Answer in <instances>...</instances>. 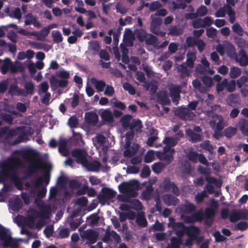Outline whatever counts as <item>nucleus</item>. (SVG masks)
Listing matches in <instances>:
<instances>
[{
  "label": "nucleus",
  "mask_w": 248,
  "mask_h": 248,
  "mask_svg": "<svg viewBox=\"0 0 248 248\" xmlns=\"http://www.w3.org/2000/svg\"><path fill=\"white\" fill-rule=\"evenodd\" d=\"M207 9L204 6H201L197 11L196 14H189L186 15L187 18H194L197 16H202L207 14Z\"/></svg>",
  "instance_id": "27"
},
{
  "label": "nucleus",
  "mask_w": 248,
  "mask_h": 248,
  "mask_svg": "<svg viewBox=\"0 0 248 248\" xmlns=\"http://www.w3.org/2000/svg\"><path fill=\"white\" fill-rule=\"evenodd\" d=\"M29 167L31 171H34L38 169L46 168L45 164L42 161L35 156H32L29 160Z\"/></svg>",
  "instance_id": "15"
},
{
  "label": "nucleus",
  "mask_w": 248,
  "mask_h": 248,
  "mask_svg": "<svg viewBox=\"0 0 248 248\" xmlns=\"http://www.w3.org/2000/svg\"><path fill=\"white\" fill-rule=\"evenodd\" d=\"M237 61L242 66H245L248 64V58L244 50H241L239 51V55L237 57Z\"/></svg>",
  "instance_id": "30"
},
{
  "label": "nucleus",
  "mask_w": 248,
  "mask_h": 248,
  "mask_svg": "<svg viewBox=\"0 0 248 248\" xmlns=\"http://www.w3.org/2000/svg\"><path fill=\"white\" fill-rule=\"evenodd\" d=\"M25 24L26 25L30 24L33 25L36 27H39L40 26L39 22L37 19L31 15H28L25 17Z\"/></svg>",
  "instance_id": "32"
},
{
  "label": "nucleus",
  "mask_w": 248,
  "mask_h": 248,
  "mask_svg": "<svg viewBox=\"0 0 248 248\" xmlns=\"http://www.w3.org/2000/svg\"><path fill=\"white\" fill-rule=\"evenodd\" d=\"M101 116L103 121L111 122L113 118V115L110 110L106 109L102 111Z\"/></svg>",
  "instance_id": "31"
},
{
  "label": "nucleus",
  "mask_w": 248,
  "mask_h": 248,
  "mask_svg": "<svg viewBox=\"0 0 248 248\" xmlns=\"http://www.w3.org/2000/svg\"><path fill=\"white\" fill-rule=\"evenodd\" d=\"M10 16L17 19H20L21 18V14L20 9L19 8H16L13 10L10 13Z\"/></svg>",
  "instance_id": "53"
},
{
  "label": "nucleus",
  "mask_w": 248,
  "mask_h": 248,
  "mask_svg": "<svg viewBox=\"0 0 248 248\" xmlns=\"http://www.w3.org/2000/svg\"><path fill=\"white\" fill-rule=\"evenodd\" d=\"M182 217L186 222L192 223L202 220L203 218V214L202 211H199L193 216L182 215Z\"/></svg>",
  "instance_id": "23"
},
{
  "label": "nucleus",
  "mask_w": 248,
  "mask_h": 248,
  "mask_svg": "<svg viewBox=\"0 0 248 248\" xmlns=\"http://www.w3.org/2000/svg\"><path fill=\"white\" fill-rule=\"evenodd\" d=\"M227 83V79H224L221 83H218L217 86V91L218 93L223 91V89L225 88V85Z\"/></svg>",
  "instance_id": "64"
},
{
  "label": "nucleus",
  "mask_w": 248,
  "mask_h": 248,
  "mask_svg": "<svg viewBox=\"0 0 248 248\" xmlns=\"http://www.w3.org/2000/svg\"><path fill=\"white\" fill-rule=\"evenodd\" d=\"M22 166L18 158H11L0 163V183H4L9 180L14 183L17 188L22 189V180L15 171V168Z\"/></svg>",
  "instance_id": "1"
},
{
  "label": "nucleus",
  "mask_w": 248,
  "mask_h": 248,
  "mask_svg": "<svg viewBox=\"0 0 248 248\" xmlns=\"http://www.w3.org/2000/svg\"><path fill=\"white\" fill-rule=\"evenodd\" d=\"M180 113L178 114L180 117L186 120H191L194 116V114L186 108H181Z\"/></svg>",
  "instance_id": "28"
},
{
  "label": "nucleus",
  "mask_w": 248,
  "mask_h": 248,
  "mask_svg": "<svg viewBox=\"0 0 248 248\" xmlns=\"http://www.w3.org/2000/svg\"><path fill=\"white\" fill-rule=\"evenodd\" d=\"M122 122L123 126L124 128L129 127L130 128V124L132 122V116L130 115H126L123 117L122 118Z\"/></svg>",
  "instance_id": "35"
},
{
  "label": "nucleus",
  "mask_w": 248,
  "mask_h": 248,
  "mask_svg": "<svg viewBox=\"0 0 248 248\" xmlns=\"http://www.w3.org/2000/svg\"><path fill=\"white\" fill-rule=\"evenodd\" d=\"M0 66H1V71L3 74L10 70L12 72H16L18 71V68L15 64L11 63L9 59H6L4 61L0 60Z\"/></svg>",
  "instance_id": "16"
},
{
  "label": "nucleus",
  "mask_w": 248,
  "mask_h": 248,
  "mask_svg": "<svg viewBox=\"0 0 248 248\" xmlns=\"http://www.w3.org/2000/svg\"><path fill=\"white\" fill-rule=\"evenodd\" d=\"M240 219L248 220V210L244 209L235 210L232 212L230 217L231 222H235Z\"/></svg>",
  "instance_id": "13"
},
{
  "label": "nucleus",
  "mask_w": 248,
  "mask_h": 248,
  "mask_svg": "<svg viewBox=\"0 0 248 248\" xmlns=\"http://www.w3.org/2000/svg\"><path fill=\"white\" fill-rule=\"evenodd\" d=\"M50 212L49 208L41 209L40 214L31 209L28 212L26 220L22 216H18L14 219V221L19 226L26 225L31 228L40 229L46 223L45 219L49 217Z\"/></svg>",
  "instance_id": "2"
},
{
  "label": "nucleus",
  "mask_w": 248,
  "mask_h": 248,
  "mask_svg": "<svg viewBox=\"0 0 248 248\" xmlns=\"http://www.w3.org/2000/svg\"><path fill=\"white\" fill-rule=\"evenodd\" d=\"M142 125L141 122L139 120H132L130 124V130H135L139 131L141 128Z\"/></svg>",
  "instance_id": "40"
},
{
  "label": "nucleus",
  "mask_w": 248,
  "mask_h": 248,
  "mask_svg": "<svg viewBox=\"0 0 248 248\" xmlns=\"http://www.w3.org/2000/svg\"><path fill=\"white\" fill-rule=\"evenodd\" d=\"M0 240L4 247H10L12 248H16L18 246L19 242L22 239H13L11 237L10 231L0 225Z\"/></svg>",
  "instance_id": "6"
},
{
  "label": "nucleus",
  "mask_w": 248,
  "mask_h": 248,
  "mask_svg": "<svg viewBox=\"0 0 248 248\" xmlns=\"http://www.w3.org/2000/svg\"><path fill=\"white\" fill-rule=\"evenodd\" d=\"M86 234L88 238L93 243L96 241V238L98 237L97 233L95 232L92 230H88L86 232Z\"/></svg>",
  "instance_id": "44"
},
{
  "label": "nucleus",
  "mask_w": 248,
  "mask_h": 248,
  "mask_svg": "<svg viewBox=\"0 0 248 248\" xmlns=\"http://www.w3.org/2000/svg\"><path fill=\"white\" fill-rule=\"evenodd\" d=\"M133 38V35L130 30H127L125 31L124 34V39L126 45H130L131 42Z\"/></svg>",
  "instance_id": "38"
},
{
  "label": "nucleus",
  "mask_w": 248,
  "mask_h": 248,
  "mask_svg": "<svg viewBox=\"0 0 248 248\" xmlns=\"http://www.w3.org/2000/svg\"><path fill=\"white\" fill-rule=\"evenodd\" d=\"M70 73L64 70L58 71L55 76H52L50 79L51 88L53 90L58 87L64 88L68 83V79L70 77Z\"/></svg>",
  "instance_id": "5"
},
{
  "label": "nucleus",
  "mask_w": 248,
  "mask_h": 248,
  "mask_svg": "<svg viewBox=\"0 0 248 248\" xmlns=\"http://www.w3.org/2000/svg\"><path fill=\"white\" fill-rule=\"evenodd\" d=\"M52 36L54 41L56 42H61L62 41V36L61 33L58 31H52Z\"/></svg>",
  "instance_id": "46"
},
{
  "label": "nucleus",
  "mask_w": 248,
  "mask_h": 248,
  "mask_svg": "<svg viewBox=\"0 0 248 248\" xmlns=\"http://www.w3.org/2000/svg\"><path fill=\"white\" fill-rule=\"evenodd\" d=\"M156 135H157L156 131L155 130L153 129L152 133L151 136H150V137L149 138L148 141L147 142V143L148 145H149L150 146H153V144L154 142L155 141L157 138Z\"/></svg>",
  "instance_id": "48"
},
{
  "label": "nucleus",
  "mask_w": 248,
  "mask_h": 248,
  "mask_svg": "<svg viewBox=\"0 0 248 248\" xmlns=\"http://www.w3.org/2000/svg\"><path fill=\"white\" fill-rule=\"evenodd\" d=\"M68 184L72 189L76 188L78 186V183L76 180H72L68 182V178L65 176L62 175L58 178L57 181V187L58 188L65 189Z\"/></svg>",
  "instance_id": "12"
},
{
  "label": "nucleus",
  "mask_w": 248,
  "mask_h": 248,
  "mask_svg": "<svg viewBox=\"0 0 248 248\" xmlns=\"http://www.w3.org/2000/svg\"><path fill=\"white\" fill-rule=\"evenodd\" d=\"M165 166L161 162L155 163L152 167L153 170L156 173H160L165 168Z\"/></svg>",
  "instance_id": "43"
},
{
  "label": "nucleus",
  "mask_w": 248,
  "mask_h": 248,
  "mask_svg": "<svg viewBox=\"0 0 248 248\" xmlns=\"http://www.w3.org/2000/svg\"><path fill=\"white\" fill-rule=\"evenodd\" d=\"M163 200L168 205L174 204V201L173 200L172 196H171L169 195H165L164 196L163 198Z\"/></svg>",
  "instance_id": "57"
},
{
  "label": "nucleus",
  "mask_w": 248,
  "mask_h": 248,
  "mask_svg": "<svg viewBox=\"0 0 248 248\" xmlns=\"http://www.w3.org/2000/svg\"><path fill=\"white\" fill-rule=\"evenodd\" d=\"M114 93L113 88L111 86L108 85L106 86L104 91L105 95L108 96H111Z\"/></svg>",
  "instance_id": "61"
},
{
  "label": "nucleus",
  "mask_w": 248,
  "mask_h": 248,
  "mask_svg": "<svg viewBox=\"0 0 248 248\" xmlns=\"http://www.w3.org/2000/svg\"><path fill=\"white\" fill-rule=\"evenodd\" d=\"M72 155L76 157L77 161L81 163L88 170L96 171L101 170L103 171H106L109 168L106 164L108 160L107 157L103 158V163L100 164L96 161L88 162L86 157L87 153L84 150H75L72 152Z\"/></svg>",
  "instance_id": "3"
},
{
  "label": "nucleus",
  "mask_w": 248,
  "mask_h": 248,
  "mask_svg": "<svg viewBox=\"0 0 248 248\" xmlns=\"http://www.w3.org/2000/svg\"><path fill=\"white\" fill-rule=\"evenodd\" d=\"M161 19L158 17V16H155L153 17L151 23V29L153 32L155 33H157V31L156 30V28L161 24Z\"/></svg>",
  "instance_id": "33"
},
{
  "label": "nucleus",
  "mask_w": 248,
  "mask_h": 248,
  "mask_svg": "<svg viewBox=\"0 0 248 248\" xmlns=\"http://www.w3.org/2000/svg\"><path fill=\"white\" fill-rule=\"evenodd\" d=\"M201 62L202 64L204 66V68H201L200 66H198L196 67V71L199 73H202L203 72V71L206 69L207 68H208L210 66L209 62L207 61L206 59L204 58H202L201 60Z\"/></svg>",
  "instance_id": "41"
},
{
  "label": "nucleus",
  "mask_w": 248,
  "mask_h": 248,
  "mask_svg": "<svg viewBox=\"0 0 248 248\" xmlns=\"http://www.w3.org/2000/svg\"><path fill=\"white\" fill-rule=\"evenodd\" d=\"M206 180L209 183L206 186V189L210 193H213L214 191V187L212 186V184L216 187H220L222 185V183L220 180H216L209 176L206 177Z\"/></svg>",
  "instance_id": "20"
},
{
  "label": "nucleus",
  "mask_w": 248,
  "mask_h": 248,
  "mask_svg": "<svg viewBox=\"0 0 248 248\" xmlns=\"http://www.w3.org/2000/svg\"><path fill=\"white\" fill-rule=\"evenodd\" d=\"M110 104L113 107L118 108L121 109H124L126 108V106L124 103L119 101L115 98H113L111 100Z\"/></svg>",
  "instance_id": "37"
},
{
  "label": "nucleus",
  "mask_w": 248,
  "mask_h": 248,
  "mask_svg": "<svg viewBox=\"0 0 248 248\" xmlns=\"http://www.w3.org/2000/svg\"><path fill=\"white\" fill-rule=\"evenodd\" d=\"M123 88L125 90L127 91L131 94H134L135 93L134 88L128 83H124L123 84Z\"/></svg>",
  "instance_id": "60"
},
{
  "label": "nucleus",
  "mask_w": 248,
  "mask_h": 248,
  "mask_svg": "<svg viewBox=\"0 0 248 248\" xmlns=\"http://www.w3.org/2000/svg\"><path fill=\"white\" fill-rule=\"evenodd\" d=\"M201 129L199 127H196L194 129V131L191 130H187L186 131V135L189 136V138L193 141H198L201 138Z\"/></svg>",
  "instance_id": "24"
},
{
  "label": "nucleus",
  "mask_w": 248,
  "mask_h": 248,
  "mask_svg": "<svg viewBox=\"0 0 248 248\" xmlns=\"http://www.w3.org/2000/svg\"><path fill=\"white\" fill-rule=\"evenodd\" d=\"M248 228V222L241 221L235 225V228L241 231H244Z\"/></svg>",
  "instance_id": "54"
},
{
  "label": "nucleus",
  "mask_w": 248,
  "mask_h": 248,
  "mask_svg": "<svg viewBox=\"0 0 248 248\" xmlns=\"http://www.w3.org/2000/svg\"><path fill=\"white\" fill-rule=\"evenodd\" d=\"M225 86L228 91L232 92L235 89V82L234 80H231L230 82L227 81V83L226 85H225Z\"/></svg>",
  "instance_id": "58"
},
{
  "label": "nucleus",
  "mask_w": 248,
  "mask_h": 248,
  "mask_svg": "<svg viewBox=\"0 0 248 248\" xmlns=\"http://www.w3.org/2000/svg\"><path fill=\"white\" fill-rule=\"evenodd\" d=\"M137 222L139 225L144 227L147 224V221L145 219L144 215L140 213L137 217Z\"/></svg>",
  "instance_id": "42"
},
{
  "label": "nucleus",
  "mask_w": 248,
  "mask_h": 248,
  "mask_svg": "<svg viewBox=\"0 0 248 248\" xmlns=\"http://www.w3.org/2000/svg\"><path fill=\"white\" fill-rule=\"evenodd\" d=\"M173 149L169 148L167 146L164 147L163 152H156L155 155L159 159L164 160L167 164H170L173 160Z\"/></svg>",
  "instance_id": "10"
},
{
  "label": "nucleus",
  "mask_w": 248,
  "mask_h": 248,
  "mask_svg": "<svg viewBox=\"0 0 248 248\" xmlns=\"http://www.w3.org/2000/svg\"><path fill=\"white\" fill-rule=\"evenodd\" d=\"M170 96L173 102L176 105L178 103V98L179 97V91L178 88H175L171 90L170 92Z\"/></svg>",
  "instance_id": "36"
},
{
  "label": "nucleus",
  "mask_w": 248,
  "mask_h": 248,
  "mask_svg": "<svg viewBox=\"0 0 248 248\" xmlns=\"http://www.w3.org/2000/svg\"><path fill=\"white\" fill-rule=\"evenodd\" d=\"M236 129L232 127L226 128L224 131V134L228 138L231 137L236 133Z\"/></svg>",
  "instance_id": "51"
},
{
  "label": "nucleus",
  "mask_w": 248,
  "mask_h": 248,
  "mask_svg": "<svg viewBox=\"0 0 248 248\" xmlns=\"http://www.w3.org/2000/svg\"><path fill=\"white\" fill-rule=\"evenodd\" d=\"M48 89V84L47 82L42 83L39 86L38 92L39 93H45Z\"/></svg>",
  "instance_id": "55"
},
{
  "label": "nucleus",
  "mask_w": 248,
  "mask_h": 248,
  "mask_svg": "<svg viewBox=\"0 0 248 248\" xmlns=\"http://www.w3.org/2000/svg\"><path fill=\"white\" fill-rule=\"evenodd\" d=\"M226 12L229 16L230 22L233 23L235 20V14L229 5H226L218 10L216 13V16L223 17L225 15Z\"/></svg>",
  "instance_id": "14"
},
{
  "label": "nucleus",
  "mask_w": 248,
  "mask_h": 248,
  "mask_svg": "<svg viewBox=\"0 0 248 248\" xmlns=\"http://www.w3.org/2000/svg\"><path fill=\"white\" fill-rule=\"evenodd\" d=\"M217 50L221 55H223L226 53L230 57H232L234 54V48L233 46L229 43H227L224 46L221 45H218L217 47Z\"/></svg>",
  "instance_id": "18"
},
{
  "label": "nucleus",
  "mask_w": 248,
  "mask_h": 248,
  "mask_svg": "<svg viewBox=\"0 0 248 248\" xmlns=\"http://www.w3.org/2000/svg\"><path fill=\"white\" fill-rule=\"evenodd\" d=\"M165 188L173 192L175 194H177L178 193L177 189L173 183L169 182L168 186H165Z\"/></svg>",
  "instance_id": "63"
},
{
  "label": "nucleus",
  "mask_w": 248,
  "mask_h": 248,
  "mask_svg": "<svg viewBox=\"0 0 248 248\" xmlns=\"http://www.w3.org/2000/svg\"><path fill=\"white\" fill-rule=\"evenodd\" d=\"M116 193L111 189L106 188L103 190V194L105 198L110 199L115 196Z\"/></svg>",
  "instance_id": "49"
},
{
  "label": "nucleus",
  "mask_w": 248,
  "mask_h": 248,
  "mask_svg": "<svg viewBox=\"0 0 248 248\" xmlns=\"http://www.w3.org/2000/svg\"><path fill=\"white\" fill-rule=\"evenodd\" d=\"M132 138L133 134L132 133H130L129 134H126V137L124 139L125 142L124 147L126 149L125 151L124 152V156H131V155L135 154V153L138 150L139 148L138 144H133L132 147V151H131L130 147V140Z\"/></svg>",
  "instance_id": "11"
},
{
  "label": "nucleus",
  "mask_w": 248,
  "mask_h": 248,
  "mask_svg": "<svg viewBox=\"0 0 248 248\" xmlns=\"http://www.w3.org/2000/svg\"><path fill=\"white\" fill-rule=\"evenodd\" d=\"M85 122L90 125H95L98 121V116L94 112H88L85 114Z\"/></svg>",
  "instance_id": "22"
},
{
  "label": "nucleus",
  "mask_w": 248,
  "mask_h": 248,
  "mask_svg": "<svg viewBox=\"0 0 248 248\" xmlns=\"http://www.w3.org/2000/svg\"><path fill=\"white\" fill-rule=\"evenodd\" d=\"M217 207V203L214 200L211 201L210 202V207L206 209L204 213L205 221L207 224H210V222H208V219L211 220L215 215L216 210Z\"/></svg>",
  "instance_id": "17"
},
{
  "label": "nucleus",
  "mask_w": 248,
  "mask_h": 248,
  "mask_svg": "<svg viewBox=\"0 0 248 248\" xmlns=\"http://www.w3.org/2000/svg\"><path fill=\"white\" fill-rule=\"evenodd\" d=\"M188 157L192 161H195L198 159L199 161L203 164L206 165L207 163V161L203 155H198L194 152H190L188 155Z\"/></svg>",
  "instance_id": "26"
},
{
  "label": "nucleus",
  "mask_w": 248,
  "mask_h": 248,
  "mask_svg": "<svg viewBox=\"0 0 248 248\" xmlns=\"http://www.w3.org/2000/svg\"><path fill=\"white\" fill-rule=\"evenodd\" d=\"M68 124L71 128H75L78 126V120L75 117H72L69 119Z\"/></svg>",
  "instance_id": "59"
},
{
  "label": "nucleus",
  "mask_w": 248,
  "mask_h": 248,
  "mask_svg": "<svg viewBox=\"0 0 248 248\" xmlns=\"http://www.w3.org/2000/svg\"><path fill=\"white\" fill-rule=\"evenodd\" d=\"M168 225L175 231L176 235L178 236H182L185 232L187 233L188 238L186 240L185 244L187 246L193 244V241L197 239L199 232L198 228L194 226L186 228L181 223H175L172 218H170Z\"/></svg>",
  "instance_id": "4"
},
{
  "label": "nucleus",
  "mask_w": 248,
  "mask_h": 248,
  "mask_svg": "<svg viewBox=\"0 0 248 248\" xmlns=\"http://www.w3.org/2000/svg\"><path fill=\"white\" fill-rule=\"evenodd\" d=\"M140 187L139 182L136 180H132L128 182L122 183L119 188L121 192L127 194L132 197H134L136 193L135 190Z\"/></svg>",
  "instance_id": "8"
},
{
  "label": "nucleus",
  "mask_w": 248,
  "mask_h": 248,
  "mask_svg": "<svg viewBox=\"0 0 248 248\" xmlns=\"http://www.w3.org/2000/svg\"><path fill=\"white\" fill-rule=\"evenodd\" d=\"M155 153L154 151H148L145 156L144 160L146 163H150L155 159Z\"/></svg>",
  "instance_id": "47"
},
{
  "label": "nucleus",
  "mask_w": 248,
  "mask_h": 248,
  "mask_svg": "<svg viewBox=\"0 0 248 248\" xmlns=\"http://www.w3.org/2000/svg\"><path fill=\"white\" fill-rule=\"evenodd\" d=\"M181 242L180 238H172L171 240V245L168 248H178Z\"/></svg>",
  "instance_id": "50"
},
{
  "label": "nucleus",
  "mask_w": 248,
  "mask_h": 248,
  "mask_svg": "<svg viewBox=\"0 0 248 248\" xmlns=\"http://www.w3.org/2000/svg\"><path fill=\"white\" fill-rule=\"evenodd\" d=\"M196 59V56L195 53H192L187 54V59L186 61V64L187 66L191 68L193 66V62Z\"/></svg>",
  "instance_id": "45"
},
{
  "label": "nucleus",
  "mask_w": 248,
  "mask_h": 248,
  "mask_svg": "<svg viewBox=\"0 0 248 248\" xmlns=\"http://www.w3.org/2000/svg\"><path fill=\"white\" fill-rule=\"evenodd\" d=\"M93 144L97 148H102L104 152H106V147H108V144L103 136L97 135L93 139Z\"/></svg>",
  "instance_id": "19"
},
{
  "label": "nucleus",
  "mask_w": 248,
  "mask_h": 248,
  "mask_svg": "<svg viewBox=\"0 0 248 248\" xmlns=\"http://www.w3.org/2000/svg\"><path fill=\"white\" fill-rule=\"evenodd\" d=\"M241 73L240 70L238 67H233L230 71V76L232 78H236L238 77Z\"/></svg>",
  "instance_id": "52"
},
{
  "label": "nucleus",
  "mask_w": 248,
  "mask_h": 248,
  "mask_svg": "<svg viewBox=\"0 0 248 248\" xmlns=\"http://www.w3.org/2000/svg\"><path fill=\"white\" fill-rule=\"evenodd\" d=\"M21 206L22 202L18 197H15L10 201L9 208L10 210L14 211H18Z\"/></svg>",
  "instance_id": "25"
},
{
  "label": "nucleus",
  "mask_w": 248,
  "mask_h": 248,
  "mask_svg": "<svg viewBox=\"0 0 248 248\" xmlns=\"http://www.w3.org/2000/svg\"><path fill=\"white\" fill-rule=\"evenodd\" d=\"M45 182L46 185L49 183L48 175L47 172H45L43 176L38 178L34 182L32 189L33 193L37 192V196L39 198H42L46 195V190L45 188L43 187L39 189V186L43 184Z\"/></svg>",
  "instance_id": "7"
},
{
  "label": "nucleus",
  "mask_w": 248,
  "mask_h": 248,
  "mask_svg": "<svg viewBox=\"0 0 248 248\" xmlns=\"http://www.w3.org/2000/svg\"><path fill=\"white\" fill-rule=\"evenodd\" d=\"M213 21L209 17H206L203 20L198 19L192 21V25L195 28L204 27L212 24Z\"/></svg>",
  "instance_id": "21"
},
{
  "label": "nucleus",
  "mask_w": 248,
  "mask_h": 248,
  "mask_svg": "<svg viewBox=\"0 0 248 248\" xmlns=\"http://www.w3.org/2000/svg\"><path fill=\"white\" fill-rule=\"evenodd\" d=\"M178 70L182 73V76L185 77L188 75L189 71L184 65H180L178 67Z\"/></svg>",
  "instance_id": "62"
},
{
  "label": "nucleus",
  "mask_w": 248,
  "mask_h": 248,
  "mask_svg": "<svg viewBox=\"0 0 248 248\" xmlns=\"http://www.w3.org/2000/svg\"><path fill=\"white\" fill-rule=\"evenodd\" d=\"M164 142L166 144L165 146H167L169 148H170V147L175 146L177 142L176 140L174 138H166L164 140Z\"/></svg>",
  "instance_id": "39"
},
{
  "label": "nucleus",
  "mask_w": 248,
  "mask_h": 248,
  "mask_svg": "<svg viewBox=\"0 0 248 248\" xmlns=\"http://www.w3.org/2000/svg\"><path fill=\"white\" fill-rule=\"evenodd\" d=\"M210 124L213 129L216 132L214 137L216 138H219L220 134L217 132L220 131L223 127L226 125V123L223 120L222 117L218 115H216L213 117L212 121L210 122Z\"/></svg>",
  "instance_id": "9"
},
{
  "label": "nucleus",
  "mask_w": 248,
  "mask_h": 248,
  "mask_svg": "<svg viewBox=\"0 0 248 248\" xmlns=\"http://www.w3.org/2000/svg\"><path fill=\"white\" fill-rule=\"evenodd\" d=\"M66 142L62 140L60 141L59 150L61 154L63 156H66L68 154V150L66 146Z\"/></svg>",
  "instance_id": "34"
},
{
  "label": "nucleus",
  "mask_w": 248,
  "mask_h": 248,
  "mask_svg": "<svg viewBox=\"0 0 248 248\" xmlns=\"http://www.w3.org/2000/svg\"><path fill=\"white\" fill-rule=\"evenodd\" d=\"M232 30L234 32L236 33L239 35H242L243 34V31L242 27L237 23H235L232 26Z\"/></svg>",
  "instance_id": "56"
},
{
  "label": "nucleus",
  "mask_w": 248,
  "mask_h": 248,
  "mask_svg": "<svg viewBox=\"0 0 248 248\" xmlns=\"http://www.w3.org/2000/svg\"><path fill=\"white\" fill-rule=\"evenodd\" d=\"M89 82L93 85L99 92L103 91L105 86V83L103 81L98 80L94 78H92Z\"/></svg>",
  "instance_id": "29"
}]
</instances>
